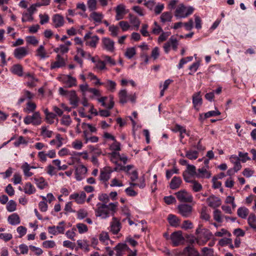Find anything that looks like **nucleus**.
Here are the masks:
<instances>
[{
	"mask_svg": "<svg viewBox=\"0 0 256 256\" xmlns=\"http://www.w3.org/2000/svg\"><path fill=\"white\" fill-rule=\"evenodd\" d=\"M41 130V134L44 136L48 138H51L52 136V131L48 130L46 126H42Z\"/></svg>",
	"mask_w": 256,
	"mask_h": 256,
	"instance_id": "nucleus-46",
	"label": "nucleus"
},
{
	"mask_svg": "<svg viewBox=\"0 0 256 256\" xmlns=\"http://www.w3.org/2000/svg\"><path fill=\"white\" fill-rule=\"evenodd\" d=\"M90 18L96 22H100L104 18V15L102 13L93 12L90 14Z\"/></svg>",
	"mask_w": 256,
	"mask_h": 256,
	"instance_id": "nucleus-33",
	"label": "nucleus"
},
{
	"mask_svg": "<svg viewBox=\"0 0 256 256\" xmlns=\"http://www.w3.org/2000/svg\"><path fill=\"white\" fill-rule=\"evenodd\" d=\"M72 122L70 116L68 115H64L62 116V124L64 125L68 126Z\"/></svg>",
	"mask_w": 256,
	"mask_h": 256,
	"instance_id": "nucleus-58",
	"label": "nucleus"
},
{
	"mask_svg": "<svg viewBox=\"0 0 256 256\" xmlns=\"http://www.w3.org/2000/svg\"><path fill=\"white\" fill-rule=\"evenodd\" d=\"M98 200L102 202V204H106L110 200V196L106 194H100L98 196Z\"/></svg>",
	"mask_w": 256,
	"mask_h": 256,
	"instance_id": "nucleus-52",
	"label": "nucleus"
},
{
	"mask_svg": "<svg viewBox=\"0 0 256 256\" xmlns=\"http://www.w3.org/2000/svg\"><path fill=\"white\" fill-rule=\"evenodd\" d=\"M54 26L56 28L62 27L64 24V18L60 14H55L52 18Z\"/></svg>",
	"mask_w": 256,
	"mask_h": 256,
	"instance_id": "nucleus-15",
	"label": "nucleus"
},
{
	"mask_svg": "<svg viewBox=\"0 0 256 256\" xmlns=\"http://www.w3.org/2000/svg\"><path fill=\"white\" fill-rule=\"evenodd\" d=\"M34 180L37 186L40 190L44 189L48 185V183L42 177L34 178Z\"/></svg>",
	"mask_w": 256,
	"mask_h": 256,
	"instance_id": "nucleus-28",
	"label": "nucleus"
},
{
	"mask_svg": "<svg viewBox=\"0 0 256 256\" xmlns=\"http://www.w3.org/2000/svg\"><path fill=\"white\" fill-rule=\"evenodd\" d=\"M110 148L112 150H114V152H118V151L120 150V144L117 142L116 140L114 141L113 144H112L110 146Z\"/></svg>",
	"mask_w": 256,
	"mask_h": 256,
	"instance_id": "nucleus-54",
	"label": "nucleus"
},
{
	"mask_svg": "<svg viewBox=\"0 0 256 256\" xmlns=\"http://www.w3.org/2000/svg\"><path fill=\"white\" fill-rule=\"evenodd\" d=\"M32 116V119L33 122V124L34 126H38L41 124V118L39 112H34Z\"/></svg>",
	"mask_w": 256,
	"mask_h": 256,
	"instance_id": "nucleus-36",
	"label": "nucleus"
},
{
	"mask_svg": "<svg viewBox=\"0 0 256 256\" xmlns=\"http://www.w3.org/2000/svg\"><path fill=\"white\" fill-rule=\"evenodd\" d=\"M181 254L184 256H200L198 251L191 246L186 247Z\"/></svg>",
	"mask_w": 256,
	"mask_h": 256,
	"instance_id": "nucleus-16",
	"label": "nucleus"
},
{
	"mask_svg": "<svg viewBox=\"0 0 256 256\" xmlns=\"http://www.w3.org/2000/svg\"><path fill=\"white\" fill-rule=\"evenodd\" d=\"M202 252L204 256H212L214 252L213 249L207 247L203 248Z\"/></svg>",
	"mask_w": 256,
	"mask_h": 256,
	"instance_id": "nucleus-61",
	"label": "nucleus"
},
{
	"mask_svg": "<svg viewBox=\"0 0 256 256\" xmlns=\"http://www.w3.org/2000/svg\"><path fill=\"white\" fill-rule=\"evenodd\" d=\"M185 172H187L190 176H194L196 174V168L194 165L188 164Z\"/></svg>",
	"mask_w": 256,
	"mask_h": 256,
	"instance_id": "nucleus-53",
	"label": "nucleus"
},
{
	"mask_svg": "<svg viewBox=\"0 0 256 256\" xmlns=\"http://www.w3.org/2000/svg\"><path fill=\"white\" fill-rule=\"evenodd\" d=\"M87 172V168L83 165H78L76 168L75 175L78 180H81L84 178Z\"/></svg>",
	"mask_w": 256,
	"mask_h": 256,
	"instance_id": "nucleus-11",
	"label": "nucleus"
},
{
	"mask_svg": "<svg viewBox=\"0 0 256 256\" xmlns=\"http://www.w3.org/2000/svg\"><path fill=\"white\" fill-rule=\"evenodd\" d=\"M39 17L40 18V24H46L48 22L50 18L48 16L47 14H40L39 15Z\"/></svg>",
	"mask_w": 256,
	"mask_h": 256,
	"instance_id": "nucleus-62",
	"label": "nucleus"
},
{
	"mask_svg": "<svg viewBox=\"0 0 256 256\" xmlns=\"http://www.w3.org/2000/svg\"><path fill=\"white\" fill-rule=\"evenodd\" d=\"M96 206L97 208L95 210L96 216L106 219L110 216V214L114 215L118 206V202H111L108 204L98 202Z\"/></svg>",
	"mask_w": 256,
	"mask_h": 256,
	"instance_id": "nucleus-1",
	"label": "nucleus"
},
{
	"mask_svg": "<svg viewBox=\"0 0 256 256\" xmlns=\"http://www.w3.org/2000/svg\"><path fill=\"white\" fill-rule=\"evenodd\" d=\"M248 223L250 226L254 229H256V216L254 214H250L248 216Z\"/></svg>",
	"mask_w": 256,
	"mask_h": 256,
	"instance_id": "nucleus-41",
	"label": "nucleus"
},
{
	"mask_svg": "<svg viewBox=\"0 0 256 256\" xmlns=\"http://www.w3.org/2000/svg\"><path fill=\"white\" fill-rule=\"evenodd\" d=\"M180 214L184 218L190 216L192 214V207L188 204H181L178 206Z\"/></svg>",
	"mask_w": 256,
	"mask_h": 256,
	"instance_id": "nucleus-10",
	"label": "nucleus"
},
{
	"mask_svg": "<svg viewBox=\"0 0 256 256\" xmlns=\"http://www.w3.org/2000/svg\"><path fill=\"white\" fill-rule=\"evenodd\" d=\"M77 244L80 248H84L86 250H88L89 245L86 240H84L83 241L82 240H78L77 241Z\"/></svg>",
	"mask_w": 256,
	"mask_h": 256,
	"instance_id": "nucleus-56",
	"label": "nucleus"
},
{
	"mask_svg": "<svg viewBox=\"0 0 256 256\" xmlns=\"http://www.w3.org/2000/svg\"><path fill=\"white\" fill-rule=\"evenodd\" d=\"M110 156V160L114 164H117L116 159L119 158L120 153L117 152H112L108 154Z\"/></svg>",
	"mask_w": 256,
	"mask_h": 256,
	"instance_id": "nucleus-50",
	"label": "nucleus"
},
{
	"mask_svg": "<svg viewBox=\"0 0 256 256\" xmlns=\"http://www.w3.org/2000/svg\"><path fill=\"white\" fill-rule=\"evenodd\" d=\"M36 108V104L31 102H28L26 107L24 109V111L26 113H30L34 112Z\"/></svg>",
	"mask_w": 256,
	"mask_h": 256,
	"instance_id": "nucleus-42",
	"label": "nucleus"
},
{
	"mask_svg": "<svg viewBox=\"0 0 256 256\" xmlns=\"http://www.w3.org/2000/svg\"><path fill=\"white\" fill-rule=\"evenodd\" d=\"M128 95L126 90H122L119 92L120 102L121 104H126L128 100Z\"/></svg>",
	"mask_w": 256,
	"mask_h": 256,
	"instance_id": "nucleus-34",
	"label": "nucleus"
},
{
	"mask_svg": "<svg viewBox=\"0 0 256 256\" xmlns=\"http://www.w3.org/2000/svg\"><path fill=\"white\" fill-rule=\"evenodd\" d=\"M58 92L60 95L64 96L69 99L70 104L73 106L74 108L78 106L79 100L74 90L68 91L62 88H60Z\"/></svg>",
	"mask_w": 256,
	"mask_h": 256,
	"instance_id": "nucleus-3",
	"label": "nucleus"
},
{
	"mask_svg": "<svg viewBox=\"0 0 256 256\" xmlns=\"http://www.w3.org/2000/svg\"><path fill=\"white\" fill-rule=\"evenodd\" d=\"M22 96L25 100L26 99L31 100L34 98V94L28 90H24L22 92Z\"/></svg>",
	"mask_w": 256,
	"mask_h": 256,
	"instance_id": "nucleus-60",
	"label": "nucleus"
},
{
	"mask_svg": "<svg viewBox=\"0 0 256 256\" xmlns=\"http://www.w3.org/2000/svg\"><path fill=\"white\" fill-rule=\"evenodd\" d=\"M99 40V38L97 36H92L91 38L86 40V44L92 48H96Z\"/></svg>",
	"mask_w": 256,
	"mask_h": 256,
	"instance_id": "nucleus-32",
	"label": "nucleus"
},
{
	"mask_svg": "<svg viewBox=\"0 0 256 256\" xmlns=\"http://www.w3.org/2000/svg\"><path fill=\"white\" fill-rule=\"evenodd\" d=\"M170 34V32H162L158 38V42H161L166 40Z\"/></svg>",
	"mask_w": 256,
	"mask_h": 256,
	"instance_id": "nucleus-64",
	"label": "nucleus"
},
{
	"mask_svg": "<svg viewBox=\"0 0 256 256\" xmlns=\"http://www.w3.org/2000/svg\"><path fill=\"white\" fill-rule=\"evenodd\" d=\"M128 16H129L130 22L134 26H135L137 28H138L140 26V22L138 18L131 14H129Z\"/></svg>",
	"mask_w": 256,
	"mask_h": 256,
	"instance_id": "nucleus-40",
	"label": "nucleus"
},
{
	"mask_svg": "<svg viewBox=\"0 0 256 256\" xmlns=\"http://www.w3.org/2000/svg\"><path fill=\"white\" fill-rule=\"evenodd\" d=\"M172 18V16L170 12H164L160 16V20L162 22H171Z\"/></svg>",
	"mask_w": 256,
	"mask_h": 256,
	"instance_id": "nucleus-37",
	"label": "nucleus"
},
{
	"mask_svg": "<svg viewBox=\"0 0 256 256\" xmlns=\"http://www.w3.org/2000/svg\"><path fill=\"white\" fill-rule=\"evenodd\" d=\"M128 248L126 244L119 243L114 248V250L116 251V256H123L124 251Z\"/></svg>",
	"mask_w": 256,
	"mask_h": 256,
	"instance_id": "nucleus-22",
	"label": "nucleus"
},
{
	"mask_svg": "<svg viewBox=\"0 0 256 256\" xmlns=\"http://www.w3.org/2000/svg\"><path fill=\"white\" fill-rule=\"evenodd\" d=\"M111 231L114 234H117L121 228V224L119 220L114 217L110 224Z\"/></svg>",
	"mask_w": 256,
	"mask_h": 256,
	"instance_id": "nucleus-18",
	"label": "nucleus"
},
{
	"mask_svg": "<svg viewBox=\"0 0 256 256\" xmlns=\"http://www.w3.org/2000/svg\"><path fill=\"white\" fill-rule=\"evenodd\" d=\"M102 48L110 52L115 50L114 42L108 38H103L102 40Z\"/></svg>",
	"mask_w": 256,
	"mask_h": 256,
	"instance_id": "nucleus-5",
	"label": "nucleus"
},
{
	"mask_svg": "<svg viewBox=\"0 0 256 256\" xmlns=\"http://www.w3.org/2000/svg\"><path fill=\"white\" fill-rule=\"evenodd\" d=\"M76 228L80 234H83L86 232L88 230L86 225L82 223H78L76 224Z\"/></svg>",
	"mask_w": 256,
	"mask_h": 256,
	"instance_id": "nucleus-47",
	"label": "nucleus"
},
{
	"mask_svg": "<svg viewBox=\"0 0 256 256\" xmlns=\"http://www.w3.org/2000/svg\"><path fill=\"white\" fill-rule=\"evenodd\" d=\"M178 46V40L174 36H172L169 40L164 44V49L165 52L168 54L170 52V47H172L174 50H176Z\"/></svg>",
	"mask_w": 256,
	"mask_h": 256,
	"instance_id": "nucleus-7",
	"label": "nucleus"
},
{
	"mask_svg": "<svg viewBox=\"0 0 256 256\" xmlns=\"http://www.w3.org/2000/svg\"><path fill=\"white\" fill-rule=\"evenodd\" d=\"M175 194L177 198L181 202H191L192 201L193 198L192 196L185 190H180Z\"/></svg>",
	"mask_w": 256,
	"mask_h": 256,
	"instance_id": "nucleus-6",
	"label": "nucleus"
},
{
	"mask_svg": "<svg viewBox=\"0 0 256 256\" xmlns=\"http://www.w3.org/2000/svg\"><path fill=\"white\" fill-rule=\"evenodd\" d=\"M136 54V51L134 48H128L125 52V56L128 59H131Z\"/></svg>",
	"mask_w": 256,
	"mask_h": 256,
	"instance_id": "nucleus-43",
	"label": "nucleus"
},
{
	"mask_svg": "<svg viewBox=\"0 0 256 256\" xmlns=\"http://www.w3.org/2000/svg\"><path fill=\"white\" fill-rule=\"evenodd\" d=\"M87 4L90 11H94L96 9V0H88Z\"/></svg>",
	"mask_w": 256,
	"mask_h": 256,
	"instance_id": "nucleus-49",
	"label": "nucleus"
},
{
	"mask_svg": "<svg viewBox=\"0 0 256 256\" xmlns=\"http://www.w3.org/2000/svg\"><path fill=\"white\" fill-rule=\"evenodd\" d=\"M215 236H218V237H222L224 235H226L228 236H231V234L228 232L227 230L224 228H222L220 231L216 232L214 234Z\"/></svg>",
	"mask_w": 256,
	"mask_h": 256,
	"instance_id": "nucleus-57",
	"label": "nucleus"
},
{
	"mask_svg": "<svg viewBox=\"0 0 256 256\" xmlns=\"http://www.w3.org/2000/svg\"><path fill=\"white\" fill-rule=\"evenodd\" d=\"M8 220L9 224L12 225H17L20 222V217L16 213L10 215L8 217Z\"/></svg>",
	"mask_w": 256,
	"mask_h": 256,
	"instance_id": "nucleus-25",
	"label": "nucleus"
},
{
	"mask_svg": "<svg viewBox=\"0 0 256 256\" xmlns=\"http://www.w3.org/2000/svg\"><path fill=\"white\" fill-rule=\"evenodd\" d=\"M28 54L27 48L25 47H20L16 48L14 52L15 58L18 59H21Z\"/></svg>",
	"mask_w": 256,
	"mask_h": 256,
	"instance_id": "nucleus-21",
	"label": "nucleus"
},
{
	"mask_svg": "<svg viewBox=\"0 0 256 256\" xmlns=\"http://www.w3.org/2000/svg\"><path fill=\"white\" fill-rule=\"evenodd\" d=\"M214 218L215 220L218 222H222V216L221 214V212L216 209L214 212Z\"/></svg>",
	"mask_w": 256,
	"mask_h": 256,
	"instance_id": "nucleus-48",
	"label": "nucleus"
},
{
	"mask_svg": "<svg viewBox=\"0 0 256 256\" xmlns=\"http://www.w3.org/2000/svg\"><path fill=\"white\" fill-rule=\"evenodd\" d=\"M116 20H119L124 18V14L126 13V6L124 4H119L116 8Z\"/></svg>",
	"mask_w": 256,
	"mask_h": 256,
	"instance_id": "nucleus-17",
	"label": "nucleus"
},
{
	"mask_svg": "<svg viewBox=\"0 0 256 256\" xmlns=\"http://www.w3.org/2000/svg\"><path fill=\"white\" fill-rule=\"evenodd\" d=\"M11 72L19 76H23V68L22 66L19 64H14L10 68Z\"/></svg>",
	"mask_w": 256,
	"mask_h": 256,
	"instance_id": "nucleus-26",
	"label": "nucleus"
},
{
	"mask_svg": "<svg viewBox=\"0 0 256 256\" xmlns=\"http://www.w3.org/2000/svg\"><path fill=\"white\" fill-rule=\"evenodd\" d=\"M182 182V180L180 177L174 176L170 182V188L172 190L177 189L180 186Z\"/></svg>",
	"mask_w": 256,
	"mask_h": 256,
	"instance_id": "nucleus-24",
	"label": "nucleus"
},
{
	"mask_svg": "<svg viewBox=\"0 0 256 256\" xmlns=\"http://www.w3.org/2000/svg\"><path fill=\"white\" fill-rule=\"evenodd\" d=\"M86 198V194L84 192H80V194L78 193H74L71 194L70 196V199L75 200L76 202L78 204L83 203L85 200Z\"/></svg>",
	"mask_w": 256,
	"mask_h": 256,
	"instance_id": "nucleus-20",
	"label": "nucleus"
},
{
	"mask_svg": "<svg viewBox=\"0 0 256 256\" xmlns=\"http://www.w3.org/2000/svg\"><path fill=\"white\" fill-rule=\"evenodd\" d=\"M206 202L208 206L213 208L218 207L221 204L220 199L214 195L209 196L206 199Z\"/></svg>",
	"mask_w": 256,
	"mask_h": 256,
	"instance_id": "nucleus-14",
	"label": "nucleus"
},
{
	"mask_svg": "<svg viewBox=\"0 0 256 256\" xmlns=\"http://www.w3.org/2000/svg\"><path fill=\"white\" fill-rule=\"evenodd\" d=\"M24 174L26 176H31L33 175V173L30 172V166L27 162H24L22 166Z\"/></svg>",
	"mask_w": 256,
	"mask_h": 256,
	"instance_id": "nucleus-39",
	"label": "nucleus"
},
{
	"mask_svg": "<svg viewBox=\"0 0 256 256\" xmlns=\"http://www.w3.org/2000/svg\"><path fill=\"white\" fill-rule=\"evenodd\" d=\"M212 236V233L207 229H202L200 235L196 238L197 244L200 246L204 245Z\"/></svg>",
	"mask_w": 256,
	"mask_h": 256,
	"instance_id": "nucleus-4",
	"label": "nucleus"
},
{
	"mask_svg": "<svg viewBox=\"0 0 256 256\" xmlns=\"http://www.w3.org/2000/svg\"><path fill=\"white\" fill-rule=\"evenodd\" d=\"M16 204L13 200H10L7 204L6 210L9 212H12L16 210Z\"/></svg>",
	"mask_w": 256,
	"mask_h": 256,
	"instance_id": "nucleus-44",
	"label": "nucleus"
},
{
	"mask_svg": "<svg viewBox=\"0 0 256 256\" xmlns=\"http://www.w3.org/2000/svg\"><path fill=\"white\" fill-rule=\"evenodd\" d=\"M248 210L244 206L239 208L237 210V214L238 216L244 219L246 218L248 214Z\"/></svg>",
	"mask_w": 256,
	"mask_h": 256,
	"instance_id": "nucleus-29",
	"label": "nucleus"
},
{
	"mask_svg": "<svg viewBox=\"0 0 256 256\" xmlns=\"http://www.w3.org/2000/svg\"><path fill=\"white\" fill-rule=\"evenodd\" d=\"M36 188L30 182H27L24 188V192L28 194H31L34 193Z\"/></svg>",
	"mask_w": 256,
	"mask_h": 256,
	"instance_id": "nucleus-35",
	"label": "nucleus"
},
{
	"mask_svg": "<svg viewBox=\"0 0 256 256\" xmlns=\"http://www.w3.org/2000/svg\"><path fill=\"white\" fill-rule=\"evenodd\" d=\"M198 152L197 150H186L185 156L190 160H196L198 156Z\"/></svg>",
	"mask_w": 256,
	"mask_h": 256,
	"instance_id": "nucleus-31",
	"label": "nucleus"
},
{
	"mask_svg": "<svg viewBox=\"0 0 256 256\" xmlns=\"http://www.w3.org/2000/svg\"><path fill=\"white\" fill-rule=\"evenodd\" d=\"M202 100L200 94V92L194 93L192 96V104L194 109L198 110L202 104Z\"/></svg>",
	"mask_w": 256,
	"mask_h": 256,
	"instance_id": "nucleus-13",
	"label": "nucleus"
},
{
	"mask_svg": "<svg viewBox=\"0 0 256 256\" xmlns=\"http://www.w3.org/2000/svg\"><path fill=\"white\" fill-rule=\"evenodd\" d=\"M112 172V170L109 168H106L103 171H101L100 176V180L103 182L108 181L110 179V174Z\"/></svg>",
	"mask_w": 256,
	"mask_h": 256,
	"instance_id": "nucleus-23",
	"label": "nucleus"
},
{
	"mask_svg": "<svg viewBox=\"0 0 256 256\" xmlns=\"http://www.w3.org/2000/svg\"><path fill=\"white\" fill-rule=\"evenodd\" d=\"M108 30L110 32L111 35L114 37H116L118 35L120 30L119 28L114 25L110 26Z\"/></svg>",
	"mask_w": 256,
	"mask_h": 256,
	"instance_id": "nucleus-45",
	"label": "nucleus"
},
{
	"mask_svg": "<svg viewBox=\"0 0 256 256\" xmlns=\"http://www.w3.org/2000/svg\"><path fill=\"white\" fill-rule=\"evenodd\" d=\"M26 40L27 43L34 46H36L38 43V40L34 36H28L26 37Z\"/></svg>",
	"mask_w": 256,
	"mask_h": 256,
	"instance_id": "nucleus-51",
	"label": "nucleus"
},
{
	"mask_svg": "<svg viewBox=\"0 0 256 256\" xmlns=\"http://www.w3.org/2000/svg\"><path fill=\"white\" fill-rule=\"evenodd\" d=\"M232 242V240L230 238H224L220 239L218 242V244L222 246H224L227 244H228Z\"/></svg>",
	"mask_w": 256,
	"mask_h": 256,
	"instance_id": "nucleus-63",
	"label": "nucleus"
},
{
	"mask_svg": "<svg viewBox=\"0 0 256 256\" xmlns=\"http://www.w3.org/2000/svg\"><path fill=\"white\" fill-rule=\"evenodd\" d=\"M36 56L40 57L41 59H44L48 58V56L44 49V46L40 45L36 50Z\"/></svg>",
	"mask_w": 256,
	"mask_h": 256,
	"instance_id": "nucleus-30",
	"label": "nucleus"
},
{
	"mask_svg": "<svg viewBox=\"0 0 256 256\" xmlns=\"http://www.w3.org/2000/svg\"><path fill=\"white\" fill-rule=\"evenodd\" d=\"M64 224V222H59L58 225L56 226H52L48 227V232L53 235H57L59 234H64L65 230Z\"/></svg>",
	"mask_w": 256,
	"mask_h": 256,
	"instance_id": "nucleus-8",
	"label": "nucleus"
},
{
	"mask_svg": "<svg viewBox=\"0 0 256 256\" xmlns=\"http://www.w3.org/2000/svg\"><path fill=\"white\" fill-rule=\"evenodd\" d=\"M104 86L109 90L114 92L116 89V83L111 80H107Z\"/></svg>",
	"mask_w": 256,
	"mask_h": 256,
	"instance_id": "nucleus-38",
	"label": "nucleus"
},
{
	"mask_svg": "<svg viewBox=\"0 0 256 256\" xmlns=\"http://www.w3.org/2000/svg\"><path fill=\"white\" fill-rule=\"evenodd\" d=\"M168 220L170 226L177 227L179 226L180 221V220L174 215L170 214L168 216Z\"/></svg>",
	"mask_w": 256,
	"mask_h": 256,
	"instance_id": "nucleus-27",
	"label": "nucleus"
},
{
	"mask_svg": "<svg viewBox=\"0 0 256 256\" xmlns=\"http://www.w3.org/2000/svg\"><path fill=\"white\" fill-rule=\"evenodd\" d=\"M192 188L194 192H198L202 190V186L201 185V184L198 183V182H196V180H194V181H192Z\"/></svg>",
	"mask_w": 256,
	"mask_h": 256,
	"instance_id": "nucleus-55",
	"label": "nucleus"
},
{
	"mask_svg": "<svg viewBox=\"0 0 256 256\" xmlns=\"http://www.w3.org/2000/svg\"><path fill=\"white\" fill-rule=\"evenodd\" d=\"M172 244L174 246L180 245L182 242L184 240V238L182 235V232L180 230L174 232L170 236Z\"/></svg>",
	"mask_w": 256,
	"mask_h": 256,
	"instance_id": "nucleus-9",
	"label": "nucleus"
},
{
	"mask_svg": "<svg viewBox=\"0 0 256 256\" xmlns=\"http://www.w3.org/2000/svg\"><path fill=\"white\" fill-rule=\"evenodd\" d=\"M220 114V112L218 110H211L206 112L204 114V118H208L211 116H219Z\"/></svg>",
	"mask_w": 256,
	"mask_h": 256,
	"instance_id": "nucleus-59",
	"label": "nucleus"
},
{
	"mask_svg": "<svg viewBox=\"0 0 256 256\" xmlns=\"http://www.w3.org/2000/svg\"><path fill=\"white\" fill-rule=\"evenodd\" d=\"M194 8L192 6H186L183 4H180L176 8L174 16L177 18H185L192 14Z\"/></svg>",
	"mask_w": 256,
	"mask_h": 256,
	"instance_id": "nucleus-2",
	"label": "nucleus"
},
{
	"mask_svg": "<svg viewBox=\"0 0 256 256\" xmlns=\"http://www.w3.org/2000/svg\"><path fill=\"white\" fill-rule=\"evenodd\" d=\"M60 80L68 88H71L76 85V78L70 75H64L60 78Z\"/></svg>",
	"mask_w": 256,
	"mask_h": 256,
	"instance_id": "nucleus-12",
	"label": "nucleus"
},
{
	"mask_svg": "<svg viewBox=\"0 0 256 256\" xmlns=\"http://www.w3.org/2000/svg\"><path fill=\"white\" fill-rule=\"evenodd\" d=\"M56 60L52 62L50 66L51 69L59 68L65 66L66 63L63 58L60 54H58L56 58Z\"/></svg>",
	"mask_w": 256,
	"mask_h": 256,
	"instance_id": "nucleus-19",
	"label": "nucleus"
}]
</instances>
